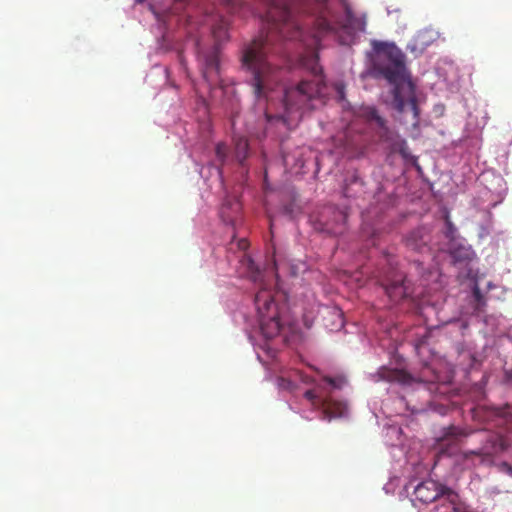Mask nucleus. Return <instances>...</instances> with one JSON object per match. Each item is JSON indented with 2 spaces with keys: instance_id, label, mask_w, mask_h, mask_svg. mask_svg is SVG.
Masks as SVG:
<instances>
[{
  "instance_id": "nucleus-1",
  "label": "nucleus",
  "mask_w": 512,
  "mask_h": 512,
  "mask_svg": "<svg viewBox=\"0 0 512 512\" xmlns=\"http://www.w3.org/2000/svg\"><path fill=\"white\" fill-rule=\"evenodd\" d=\"M341 3L344 17L337 18L328 0H270L265 27L244 50L242 58L252 72V86L258 98L265 97L280 80V68L271 60L279 52L277 41L306 43V36L310 35L311 44H318L322 36L334 33L341 44L349 45L365 31V15H356L346 0Z\"/></svg>"
},
{
  "instance_id": "nucleus-2",
  "label": "nucleus",
  "mask_w": 512,
  "mask_h": 512,
  "mask_svg": "<svg viewBox=\"0 0 512 512\" xmlns=\"http://www.w3.org/2000/svg\"><path fill=\"white\" fill-rule=\"evenodd\" d=\"M376 53L374 67L390 83L393 90L392 105L399 113L409 109L415 120L419 109L412 81L409 79L405 65V55L393 43L374 42Z\"/></svg>"
},
{
  "instance_id": "nucleus-3",
  "label": "nucleus",
  "mask_w": 512,
  "mask_h": 512,
  "mask_svg": "<svg viewBox=\"0 0 512 512\" xmlns=\"http://www.w3.org/2000/svg\"><path fill=\"white\" fill-rule=\"evenodd\" d=\"M303 66L311 72L313 79H304L296 87L286 89L284 93L285 114L274 116L266 114L268 122L277 120L287 124L290 120H293L291 115L294 112L298 113L297 118L299 119L304 111L313 110L317 107L315 101L323 103L321 99L326 95V85L322 68L318 63V56L313 53L304 58Z\"/></svg>"
},
{
  "instance_id": "nucleus-4",
  "label": "nucleus",
  "mask_w": 512,
  "mask_h": 512,
  "mask_svg": "<svg viewBox=\"0 0 512 512\" xmlns=\"http://www.w3.org/2000/svg\"><path fill=\"white\" fill-rule=\"evenodd\" d=\"M254 302L262 335L266 339L275 338L280 334L283 325L272 292L267 289L259 290L255 295Z\"/></svg>"
},
{
  "instance_id": "nucleus-5",
  "label": "nucleus",
  "mask_w": 512,
  "mask_h": 512,
  "mask_svg": "<svg viewBox=\"0 0 512 512\" xmlns=\"http://www.w3.org/2000/svg\"><path fill=\"white\" fill-rule=\"evenodd\" d=\"M216 42L219 43L227 38L228 21L220 16L219 18L210 17L208 23ZM219 51L218 44L206 54L198 52V58L202 62V76L209 84H215L219 76Z\"/></svg>"
},
{
  "instance_id": "nucleus-6",
  "label": "nucleus",
  "mask_w": 512,
  "mask_h": 512,
  "mask_svg": "<svg viewBox=\"0 0 512 512\" xmlns=\"http://www.w3.org/2000/svg\"><path fill=\"white\" fill-rule=\"evenodd\" d=\"M385 261L388 268L379 275V283L390 300L398 302L410 296L413 291L405 275L397 270L394 259L387 255Z\"/></svg>"
},
{
  "instance_id": "nucleus-7",
  "label": "nucleus",
  "mask_w": 512,
  "mask_h": 512,
  "mask_svg": "<svg viewBox=\"0 0 512 512\" xmlns=\"http://www.w3.org/2000/svg\"><path fill=\"white\" fill-rule=\"evenodd\" d=\"M347 213L335 206L325 207L315 223V229L329 235L338 236L346 229Z\"/></svg>"
},
{
  "instance_id": "nucleus-8",
  "label": "nucleus",
  "mask_w": 512,
  "mask_h": 512,
  "mask_svg": "<svg viewBox=\"0 0 512 512\" xmlns=\"http://www.w3.org/2000/svg\"><path fill=\"white\" fill-rule=\"evenodd\" d=\"M358 115L365 119L374 129L382 142L391 146L396 145L399 135L387 126L386 120L381 117L378 111L371 106H363L359 109Z\"/></svg>"
},
{
  "instance_id": "nucleus-9",
  "label": "nucleus",
  "mask_w": 512,
  "mask_h": 512,
  "mask_svg": "<svg viewBox=\"0 0 512 512\" xmlns=\"http://www.w3.org/2000/svg\"><path fill=\"white\" fill-rule=\"evenodd\" d=\"M469 432L461 427L450 425L443 429L442 434L437 437V445L441 454L452 455L456 452L462 438L468 436Z\"/></svg>"
},
{
  "instance_id": "nucleus-10",
  "label": "nucleus",
  "mask_w": 512,
  "mask_h": 512,
  "mask_svg": "<svg viewBox=\"0 0 512 512\" xmlns=\"http://www.w3.org/2000/svg\"><path fill=\"white\" fill-rule=\"evenodd\" d=\"M447 489L449 488L429 479L422 481L414 488V495L416 500L428 504L438 501Z\"/></svg>"
},
{
  "instance_id": "nucleus-11",
  "label": "nucleus",
  "mask_w": 512,
  "mask_h": 512,
  "mask_svg": "<svg viewBox=\"0 0 512 512\" xmlns=\"http://www.w3.org/2000/svg\"><path fill=\"white\" fill-rule=\"evenodd\" d=\"M320 411L322 413V419L330 421L333 418L345 416L347 413V405L342 401L332 399L331 396L327 394Z\"/></svg>"
},
{
  "instance_id": "nucleus-12",
  "label": "nucleus",
  "mask_w": 512,
  "mask_h": 512,
  "mask_svg": "<svg viewBox=\"0 0 512 512\" xmlns=\"http://www.w3.org/2000/svg\"><path fill=\"white\" fill-rule=\"evenodd\" d=\"M429 233L428 230L424 227H419L413 230L406 237V246L417 252H423L427 248V243L429 241Z\"/></svg>"
},
{
  "instance_id": "nucleus-13",
  "label": "nucleus",
  "mask_w": 512,
  "mask_h": 512,
  "mask_svg": "<svg viewBox=\"0 0 512 512\" xmlns=\"http://www.w3.org/2000/svg\"><path fill=\"white\" fill-rule=\"evenodd\" d=\"M438 501L441 504L435 507V512H461L459 495L450 488Z\"/></svg>"
},
{
  "instance_id": "nucleus-14",
  "label": "nucleus",
  "mask_w": 512,
  "mask_h": 512,
  "mask_svg": "<svg viewBox=\"0 0 512 512\" xmlns=\"http://www.w3.org/2000/svg\"><path fill=\"white\" fill-rule=\"evenodd\" d=\"M328 393L322 385L318 384L314 389H309L304 393V397L311 402L315 410H321Z\"/></svg>"
},
{
  "instance_id": "nucleus-15",
  "label": "nucleus",
  "mask_w": 512,
  "mask_h": 512,
  "mask_svg": "<svg viewBox=\"0 0 512 512\" xmlns=\"http://www.w3.org/2000/svg\"><path fill=\"white\" fill-rule=\"evenodd\" d=\"M380 376L383 380L388 382H399L406 384L409 382L410 376L403 370L383 368L380 371Z\"/></svg>"
},
{
  "instance_id": "nucleus-16",
  "label": "nucleus",
  "mask_w": 512,
  "mask_h": 512,
  "mask_svg": "<svg viewBox=\"0 0 512 512\" xmlns=\"http://www.w3.org/2000/svg\"><path fill=\"white\" fill-rule=\"evenodd\" d=\"M234 154L239 163H243L249 153L248 140L243 136H234Z\"/></svg>"
},
{
  "instance_id": "nucleus-17",
  "label": "nucleus",
  "mask_w": 512,
  "mask_h": 512,
  "mask_svg": "<svg viewBox=\"0 0 512 512\" xmlns=\"http://www.w3.org/2000/svg\"><path fill=\"white\" fill-rule=\"evenodd\" d=\"M473 307L476 313L480 314L485 311V307L489 297L487 293H484L479 287L478 283H475L473 287Z\"/></svg>"
},
{
  "instance_id": "nucleus-18",
  "label": "nucleus",
  "mask_w": 512,
  "mask_h": 512,
  "mask_svg": "<svg viewBox=\"0 0 512 512\" xmlns=\"http://www.w3.org/2000/svg\"><path fill=\"white\" fill-rule=\"evenodd\" d=\"M439 380V376L429 366H426L421 372L420 381L433 383Z\"/></svg>"
},
{
  "instance_id": "nucleus-19",
  "label": "nucleus",
  "mask_w": 512,
  "mask_h": 512,
  "mask_svg": "<svg viewBox=\"0 0 512 512\" xmlns=\"http://www.w3.org/2000/svg\"><path fill=\"white\" fill-rule=\"evenodd\" d=\"M242 263L243 265L247 266L248 272L251 274L254 280H256L257 275L259 274V269L254 263L253 259L248 255H243Z\"/></svg>"
},
{
  "instance_id": "nucleus-20",
  "label": "nucleus",
  "mask_w": 512,
  "mask_h": 512,
  "mask_svg": "<svg viewBox=\"0 0 512 512\" xmlns=\"http://www.w3.org/2000/svg\"><path fill=\"white\" fill-rule=\"evenodd\" d=\"M323 380L329 384L333 389H342L346 384V378L344 376L330 377L325 376Z\"/></svg>"
},
{
  "instance_id": "nucleus-21",
  "label": "nucleus",
  "mask_w": 512,
  "mask_h": 512,
  "mask_svg": "<svg viewBox=\"0 0 512 512\" xmlns=\"http://www.w3.org/2000/svg\"><path fill=\"white\" fill-rule=\"evenodd\" d=\"M278 385L280 388L287 389L290 391H293L297 387L295 380L285 377L278 378Z\"/></svg>"
},
{
  "instance_id": "nucleus-22",
  "label": "nucleus",
  "mask_w": 512,
  "mask_h": 512,
  "mask_svg": "<svg viewBox=\"0 0 512 512\" xmlns=\"http://www.w3.org/2000/svg\"><path fill=\"white\" fill-rule=\"evenodd\" d=\"M222 5L226 8L229 13H236L241 6L239 0H221Z\"/></svg>"
},
{
  "instance_id": "nucleus-23",
  "label": "nucleus",
  "mask_w": 512,
  "mask_h": 512,
  "mask_svg": "<svg viewBox=\"0 0 512 512\" xmlns=\"http://www.w3.org/2000/svg\"><path fill=\"white\" fill-rule=\"evenodd\" d=\"M446 230H445V236L450 239V240H453L456 236V232H457V229L456 227L454 226V224L449 220V217L446 216Z\"/></svg>"
},
{
  "instance_id": "nucleus-24",
  "label": "nucleus",
  "mask_w": 512,
  "mask_h": 512,
  "mask_svg": "<svg viewBox=\"0 0 512 512\" xmlns=\"http://www.w3.org/2000/svg\"><path fill=\"white\" fill-rule=\"evenodd\" d=\"M227 155V147L223 143H218L216 146V156L219 160L224 161Z\"/></svg>"
},
{
  "instance_id": "nucleus-25",
  "label": "nucleus",
  "mask_w": 512,
  "mask_h": 512,
  "mask_svg": "<svg viewBox=\"0 0 512 512\" xmlns=\"http://www.w3.org/2000/svg\"><path fill=\"white\" fill-rule=\"evenodd\" d=\"M294 375H295V377L299 378L304 383H311V379L299 371L294 372Z\"/></svg>"
},
{
  "instance_id": "nucleus-26",
  "label": "nucleus",
  "mask_w": 512,
  "mask_h": 512,
  "mask_svg": "<svg viewBox=\"0 0 512 512\" xmlns=\"http://www.w3.org/2000/svg\"><path fill=\"white\" fill-rule=\"evenodd\" d=\"M237 246L240 250L245 251L248 248L249 244L248 241L243 238L237 242Z\"/></svg>"
},
{
  "instance_id": "nucleus-27",
  "label": "nucleus",
  "mask_w": 512,
  "mask_h": 512,
  "mask_svg": "<svg viewBox=\"0 0 512 512\" xmlns=\"http://www.w3.org/2000/svg\"><path fill=\"white\" fill-rule=\"evenodd\" d=\"M194 0H176V3H175V10H178V7L177 5L178 4H181V3H192Z\"/></svg>"
},
{
  "instance_id": "nucleus-28",
  "label": "nucleus",
  "mask_w": 512,
  "mask_h": 512,
  "mask_svg": "<svg viewBox=\"0 0 512 512\" xmlns=\"http://www.w3.org/2000/svg\"><path fill=\"white\" fill-rule=\"evenodd\" d=\"M491 288H495V285L492 284L491 282H488L487 283V290H490Z\"/></svg>"
}]
</instances>
